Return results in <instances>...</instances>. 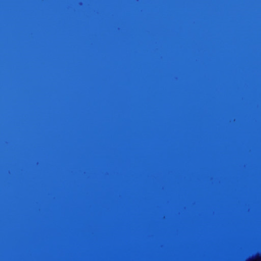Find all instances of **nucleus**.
<instances>
[{"label": "nucleus", "instance_id": "f257e3e1", "mask_svg": "<svg viewBox=\"0 0 261 261\" xmlns=\"http://www.w3.org/2000/svg\"><path fill=\"white\" fill-rule=\"evenodd\" d=\"M257 259H259V260H261V256L258 257Z\"/></svg>", "mask_w": 261, "mask_h": 261}]
</instances>
